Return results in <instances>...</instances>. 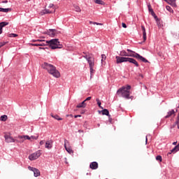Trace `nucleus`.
<instances>
[{
  "instance_id": "nucleus-21",
  "label": "nucleus",
  "mask_w": 179,
  "mask_h": 179,
  "mask_svg": "<svg viewBox=\"0 0 179 179\" xmlns=\"http://www.w3.org/2000/svg\"><path fill=\"white\" fill-rule=\"evenodd\" d=\"M38 45L39 47H45V45H48V41L45 40V41L39 43Z\"/></svg>"
},
{
  "instance_id": "nucleus-12",
  "label": "nucleus",
  "mask_w": 179,
  "mask_h": 179,
  "mask_svg": "<svg viewBox=\"0 0 179 179\" xmlns=\"http://www.w3.org/2000/svg\"><path fill=\"white\" fill-rule=\"evenodd\" d=\"M86 106H87V104L85 101H83L82 103H80L76 106V108H86Z\"/></svg>"
},
{
  "instance_id": "nucleus-15",
  "label": "nucleus",
  "mask_w": 179,
  "mask_h": 179,
  "mask_svg": "<svg viewBox=\"0 0 179 179\" xmlns=\"http://www.w3.org/2000/svg\"><path fill=\"white\" fill-rule=\"evenodd\" d=\"M46 149H52V141L49 140L45 143Z\"/></svg>"
},
{
  "instance_id": "nucleus-50",
  "label": "nucleus",
  "mask_w": 179,
  "mask_h": 179,
  "mask_svg": "<svg viewBox=\"0 0 179 179\" xmlns=\"http://www.w3.org/2000/svg\"><path fill=\"white\" fill-rule=\"evenodd\" d=\"M127 51L128 52H134V51H133V50H131V49H127Z\"/></svg>"
},
{
  "instance_id": "nucleus-6",
  "label": "nucleus",
  "mask_w": 179,
  "mask_h": 179,
  "mask_svg": "<svg viewBox=\"0 0 179 179\" xmlns=\"http://www.w3.org/2000/svg\"><path fill=\"white\" fill-rule=\"evenodd\" d=\"M40 156H41V151L38 150V151L31 154L29 156V160L33 162V160H37V159H38L40 157Z\"/></svg>"
},
{
  "instance_id": "nucleus-4",
  "label": "nucleus",
  "mask_w": 179,
  "mask_h": 179,
  "mask_svg": "<svg viewBox=\"0 0 179 179\" xmlns=\"http://www.w3.org/2000/svg\"><path fill=\"white\" fill-rule=\"evenodd\" d=\"M48 44L52 50H57V48H62V45L59 44V40L58 38H54L48 41Z\"/></svg>"
},
{
  "instance_id": "nucleus-44",
  "label": "nucleus",
  "mask_w": 179,
  "mask_h": 179,
  "mask_svg": "<svg viewBox=\"0 0 179 179\" xmlns=\"http://www.w3.org/2000/svg\"><path fill=\"white\" fill-rule=\"evenodd\" d=\"M122 27L124 29H127V24L122 22Z\"/></svg>"
},
{
  "instance_id": "nucleus-8",
  "label": "nucleus",
  "mask_w": 179,
  "mask_h": 179,
  "mask_svg": "<svg viewBox=\"0 0 179 179\" xmlns=\"http://www.w3.org/2000/svg\"><path fill=\"white\" fill-rule=\"evenodd\" d=\"M47 34L50 37H55V36H57V29H49Z\"/></svg>"
},
{
  "instance_id": "nucleus-23",
  "label": "nucleus",
  "mask_w": 179,
  "mask_h": 179,
  "mask_svg": "<svg viewBox=\"0 0 179 179\" xmlns=\"http://www.w3.org/2000/svg\"><path fill=\"white\" fill-rule=\"evenodd\" d=\"M6 120H8V115H3L0 117V121L5 122V121H6Z\"/></svg>"
},
{
  "instance_id": "nucleus-42",
  "label": "nucleus",
  "mask_w": 179,
  "mask_h": 179,
  "mask_svg": "<svg viewBox=\"0 0 179 179\" xmlns=\"http://www.w3.org/2000/svg\"><path fill=\"white\" fill-rule=\"evenodd\" d=\"M5 44H6V42H0V48H1V47H3V45H5Z\"/></svg>"
},
{
  "instance_id": "nucleus-56",
  "label": "nucleus",
  "mask_w": 179,
  "mask_h": 179,
  "mask_svg": "<svg viewBox=\"0 0 179 179\" xmlns=\"http://www.w3.org/2000/svg\"><path fill=\"white\" fill-rule=\"evenodd\" d=\"M78 132L80 134V132H83V130H78Z\"/></svg>"
},
{
  "instance_id": "nucleus-33",
  "label": "nucleus",
  "mask_w": 179,
  "mask_h": 179,
  "mask_svg": "<svg viewBox=\"0 0 179 179\" xmlns=\"http://www.w3.org/2000/svg\"><path fill=\"white\" fill-rule=\"evenodd\" d=\"M156 160H157L158 162H162L163 159L162 158V155H157L156 157Z\"/></svg>"
},
{
  "instance_id": "nucleus-49",
  "label": "nucleus",
  "mask_w": 179,
  "mask_h": 179,
  "mask_svg": "<svg viewBox=\"0 0 179 179\" xmlns=\"http://www.w3.org/2000/svg\"><path fill=\"white\" fill-rule=\"evenodd\" d=\"M90 24H96V22H95L90 21Z\"/></svg>"
},
{
  "instance_id": "nucleus-48",
  "label": "nucleus",
  "mask_w": 179,
  "mask_h": 179,
  "mask_svg": "<svg viewBox=\"0 0 179 179\" xmlns=\"http://www.w3.org/2000/svg\"><path fill=\"white\" fill-rule=\"evenodd\" d=\"M151 15H152V16H154V17H157V16H156V13H155V12H154V13H151Z\"/></svg>"
},
{
  "instance_id": "nucleus-51",
  "label": "nucleus",
  "mask_w": 179,
  "mask_h": 179,
  "mask_svg": "<svg viewBox=\"0 0 179 179\" xmlns=\"http://www.w3.org/2000/svg\"><path fill=\"white\" fill-rule=\"evenodd\" d=\"M49 8H54V4L50 3V4L49 5Z\"/></svg>"
},
{
  "instance_id": "nucleus-24",
  "label": "nucleus",
  "mask_w": 179,
  "mask_h": 179,
  "mask_svg": "<svg viewBox=\"0 0 179 179\" xmlns=\"http://www.w3.org/2000/svg\"><path fill=\"white\" fill-rule=\"evenodd\" d=\"M48 13H52V11H50V10L48 9H45L43 10V12L41 13V15H47Z\"/></svg>"
},
{
  "instance_id": "nucleus-10",
  "label": "nucleus",
  "mask_w": 179,
  "mask_h": 179,
  "mask_svg": "<svg viewBox=\"0 0 179 179\" xmlns=\"http://www.w3.org/2000/svg\"><path fill=\"white\" fill-rule=\"evenodd\" d=\"M90 167L92 170H97L99 169V164L96 162H93L90 164Z\"/></svg>"
},
{
  "instance_id": "nucleus-27",
  "label": "nucleus",
  "mask_w": 179,
  "mask_h": 179,
  "mask_svg": "<svg viewBox=\"0 0 179 179\" xmlns=\"http://www.w3.org/2000/svg\"><path fill=\"white\" fill-rule=\"evenodd\" d=\"M52 117L55 118V120H57V121H62V118L59 117L58 115H52Z\"/></svg>"
},
{
  "instance_id": "nucleus-45",
  "label": "nucleus",
  "mask_w": 179,
  "mask_h": 179,
  "mask_svg": "<svg viewBox=\"0 0 179 179\" xmlns=\"http://www.w3.org/2000/svg\"><path fill=\"white\" fill-rule=\"evenodd\" d=\"M95 24H96V26H103V24L100 22H95Z\"/></svg>"
},
{
  "instance_id": "nucleus-30",
  "label": "nucleus",
  "mask_w": 179,
  "mask_h": 179,
  "mask_svg": "<svg viewBox=\"0 0 179 179\" xmlns=\"http://www.w3.org/2000/svg\"><path fill=\"white\" fill-rule=\"evenodd\" d=\"M166 10H168L171 13H173V8H171V7L170 6H166Z\"/></svg>"
},
{
  "instance_id": "nucleus-60",
  "label": "nucleus",
  "mask_w": 179,
  "mask_h": 179,
  "mask_svg": "<svg viewBox=\"0 0 179 179\" xmlns=\"http://www.w3.org/2000/svg\"><path fill=\"white\" fill-rule=\"evenodd\" d=\"M66 164H68V162H66Z\"/></svg>"
},
{
  "instance_id": "nucleus-55",
  "label": "nucleus",
  "mask_w": 179,
  "mask_h": 179,
  "mask_svg": "<svg viewBox=\"0 0 179 179\" xmlns=\"http://www.w3.org/2000/svg\"><path fill=\"white\" fill-rule=\"evenodd\" d=\"M145 142L148 143V136L145 137Z\"/></svg>"
},
{
  "instance_id": "nucleus-14",
  "label": "nucleus",
  "mask_w": 179,
  "mask_h": 179,
  "mask_svg": "<svg viewBox=\"0 0 179 179\" xmlns=\"http://www.w3.org/2000/svg\"><path fill=\"white\" fill-rule=\"evenodd\" d=\"M90 68L94 67V58L91 57L88 60H87Z\"/></svg>"
},
{
  "instance_id": "nucleus-37",
  "label": "nucleus",
  "mask_w": 179,
  "mask_h": 179,
  "mask_svg": "<svg viewBox=\"0 0 179 179\" xmlns=\"http://www.w3.org/2000/svg\"><path fill=\"white\" fill-rule=\"evenodd\" d=\"M106 58L107 57L106 56V55H101V62L106 61Z\"/></svg>"
},
{
  "instance_id": "nucleus-29",
  "label": "nucleus",
  "mask_w": 179,
  "mask_h": 179,
  "mask_svg": "<svg viewBox=\"0 0 179 179\" xmlns=\"http://www.w3.org/2000/svg\"><path fill=\"white\" fill-rule=\"evenodd\" d=\"M176 152H178L177 148H176V147H174L170 152H168V155H171V153H176Z\"/></svg>"
},
{
  "instance_id": "nucleus-41",
  "label": "nucleus",
  "mask_w": 179,
  "mask_h": 179,
  "mask_svg": "<svg viewBox=\"0 0 179 179\" xmlns=\"http://www.w3.org/2000/svg\"><path fill=\"white\" fill-rule=\"evenodd\" d=\"M175 124H176V125H177L178 129H179V119H177V120H176Z\"/></svg>"
},
{
  "instance_id": "nucleus-22",
  "label": "nucleus",
  "mask_w": 179,
  "mask_h": 179,
  "mask_svg": "<svg viewBox=\"0 0 179 179\" xmlns=\"http://www.w3.org/2000/svg\"><path fill=\"white\" fill-rule=\"evenodd\" d=\"M19 139H27V141H30L31 138L29 136H19Z\"/></svg>"
},
{
  "instance_id": "nucleus-59",
  "label": "nucleus",
  "mask_w": 179,
  "mask_h": 179,
  "mask_svg": "<svg viewBox=\"0 0 179 179\" xmlns=\"http://www.w3.org/2000/svg\"><path fill=\"white\" fill-rule=\"evenodd\" d=\"M31 138H34V136H31Z\"/></svg>"
},
{
  "instance_id": "nucleus-46",
  "label": "nucleus",
  "mask_w": 179,
  "mask_h": 179,
  "mask_svg": "<svg viewBox=\"0 0 179 179\" xmlns=\"http://www.w3.org/2000/svg\"><path fill=\"white\" fill-rule=\"evenodd\" d=\"M39 145H41V146H42V145H44V141H41Z\"/></svg>"
},
{
  "instance_id": "nucleus-1",
  "label": "nucleus",
  "mask_w": 179,
  "mask_h": 179,
  "mask_svg": "<svg viewBox=\"0 0 179 179\" xmlns=\"http://www.w3.org/2000/svg\"><path fill=\"white\" fill-rule=\"evenodd\" d=\"M41 66L43 69H45L48 72V73L52 75L54 78L61 77V73L58 70H57V67H55L54 65L48 64L47 62H44Z\"/></svg>"
},
{
  "instance_id": "nucleus-43",
  "label": "nucleus",
  "mask_w": 179,
  "mask_h": 179,
  "mask_svg": "<svg viewBox=\"0 0 179 179\" xmlns=\"http://www.w3.org/2000/svg\"><path fill=\"white\" fill-rule=\"evenodd\" d=\"M90 100H92V96H88L87 99L84 100V101H89Z\"/></svg>"
},
{
  "instance_id": "nucleus-38",
  "label": "nucleus",
  "mask_w": 179,
  "mask_h": 179,
  "mask_svg": "<svg viewBox=\"0 0 179 179\" xmlns=\"http://www.w3.org/2000/svg\"><path fill=\"white\" fill-rule=\"evenodd\" d=\"M83 58H85L87 61L88 59H90L92 58L90 56H89V55H84V56H83Z\"/></svg>"
},
{
  "instance_id": "nucleus-39",
  "label": "nucleus",
  "mask_w": 179,
  "mask_h": 179,
  "mask_svg": "<svg viewBox=\"0 0 179 179\" xmlns=\"http://www.w3.org/2000/svg\"><path fill=\"white\" fill-rule=\"evenodd\" d=\"M43 41H45V40H43V39H36V43H43Z\"/></svg>"
},
{
  "instance_id": "nucleus-17",
  "label": "nucleus",
  "mask_w": 179,
  "mask_h": 179,
  "mask_svg": "<svg viewBox=\"0 0 179 179\" xmlns=\"http://www.w3.org/2000/svg\"><path fill=\"white\" fill-rule=\"evenodd\" d=\"M119 55L120 57H127L128 56H131V55H128V52H127V51H125V50L120 51Z\"/></svg>"
},
{
  "instance_id": "nucleus-57",
  "label": "nucleus",
  "mask_w": 179,
  "mask_h": 179,
  "mask_svg": "<svg viewBox=\"0 0 179 179\" xmlns=\"http://www.w3.org/2000/svg\"><path fill=\"white\" fill-rule=\"evenodd\" d=\"M173 145H177V142H173Z\"/></svg>"
},
{
  "instance_id": "nucleus-13",
  "label": "nucleus",
  "mask_w": 179,
  "mask_h": 179,
  "mask_svg": "<svg viewBox=\"0 0 179 179\" xmlns=\"http://www.w3.org/2000/svg\"><path fill=\"white\" fill-rule=\"evenodd\" d=\"M66 142L68 141L65 140V143H64L65 150L68 153H69V155H72V153H73V150L70 147H66Z\"/></svg>"
},
{
  "instance_id": "nucleus-2",
  "label": "nucleus",
  "mask_w": 179,
  "mask_h": 179,
  "mask_svg": "<svg viewBox=\"0 0 179 179\" xmlns=\"http://www.w3.org/2000/svg\"><path fill=\"white\" fill-rule=\"evenodd\" d=\"M116 64H122V62H129L130 64H133L136 66V68H138L139 64L135 59L131 58V57H125L124 56H116Z\"/></svg>"
},
{
  "instance_id": "nucleus-5",
  "label": "nucleus",
  "mask_w": 179,
  "mask_h": 179,
  "mask_svg": "<svg viewBox=\"0 0 179 179\" xmlns=\"http://www.w3.org/2000/svg\"><path fill=\"white\" fill-rule=\"evenodd\" d=\"M127 55H131L127 57H132L133 58H136V59H139L140 61H142V62H145V64L149 62V61L146 59V58L143 57V56H141V55L136 53V52H127Z\"/></svg>"
},
{
  "instance_id": "nucleus-9",
  "label": "nucleus",
  "mask_w": 179,
  "mask_h": 179,
  "mask_svg": "<svg viewBox=\"0 0 179 179\" xmlns=\"http://www.w3.org/2000/svg\"><path fill=\"white\" fill-rule=\"evenodd\" d=\"M4 138H5L6 142H7L8 143H11L12 142H16V141L14 140L13 137L10 136L8 135H5Z\"/></svg>"
},
{
  "instance_id": "nucleus-34",
  "label": "nucleus",
  "mask_w": 179,
  "mask_h": 179,
  "mask_svg": "<svg viewBox=\"0 0 179 179\" xmlns=\"http://www.w3.org/2000/svg\"><path fill=\"white\" fill-rule=\"evenodd\" d=\"M95 3H97L98 5H103V1H101V0H95Z\"/></svg>"
},
{
  "instance_id": "nucleus-18",
  "label": "nucleus",
  "mask_w": 179,
  "mask_h": 179,
  "mask_svg": "<svg viewBox=\"0 0 179 179\" xmlns=\"http://www.w3.org/2000/svg\"><path fill=\"white\" fill-rule=\"evenodd\" d=\"M173 114H176V111L174 109H172L171 110L169 111L167 113V115L165 116V118H170Z\"/></svg>"
},
{
  "instance_id": "nucleus-61",
  "label": "nucleus",
  "mask_w": 179,
  "mask_h": 179,
  "mask_svg": "<svg viewBox=\"0 0 179 179\" xmlns=\"http://www.w3.org/2000/svg\"><path fill=\"white\" fill-rule=\"evenodd\" d=\"M83 54L86 55V52H83Z\"/></svg>"
},
{
  "instance_id": "nucleus-20",
  "label": "nucleus",
  "mask_w": 179,
  "mask_h": 179,
  "mask_svg": "<svg viewBox=\"0 0 179 179\" xmlns=\"http://www.w3.org/2000/svg\"><path fill=\"white\" fill-rule=\"evenodd\" d=\"M102 115H107L108 117H111L110 115V112L107 109H103L101 110Z\"/></svg>"
},
{
  "instance_id": "nucleus-58",
  "label": "nucleus",
  "mask_w": 179,
  "mask_h": 179,
  "mask_svg": "<svg viewBox=\"0 0 179 179\" xmlns=\"http://www.w3.org/2000/svg\"><path fill=\"white\" fill-rule=\"evenodd\" d=\"M39 50H44V48H39Z\"/></svg>"
},
{
  "instance_id": "nucleus-54",
  "label": "nucleus",
  "mask_w": 179,
  "mask_h": 179,
  "mask_svg": "<svg viewBox=\"0 0 179 179\" xmlns=\"http://www.w3.org/2000/svg\"><path fill=\"white\" fill-rule=\"evenodd\" d=\"M0 34H2V29L0 27Z\"/></svg>"
},
{
  "instance_id": "nucleus-26",
  "label": "nucleus",
  "mask_w": 179,
  "mask_h": 179,
  "mask_svg": "<svg viewBox=\"0 0 179 179\" xmlns=\"http://www.w3.org/2000/svg\"><path fill=\"white\" fill-rule=\"evenodd\" d=\"M96 101L97 102V104H98L99 108H101L103 110V107L101 106V101H100V99L97 98L96 99Z\"/></svg>"
},
{
  "instance_id": "nucleus-31",
  "label": "nucleus",
  "mask_w": 179,
  "mask_h": 179,
  "mask_svg": "<svg viewBox=\"0 0 179 179\" xmlns=\"http://www.w3.org/2000/svg\"><path fill=\"white\" fill-rule=\"evenodd\" d=\"M75 10L76 12H82V10L80 9V7H79V6H75Z\"/></svg>"
},
{
  "instance_id": "nucleus-35",
  "label": "nucleus",
  "mask_w": 179,
  "mask_h": 179,
  "mask_svg": "<svg viewBox=\"0 0 179 179\" xmlns=\"http://www.w3.org/2000/svg\"><path fill=\"white\" fill-rule=\"evenodd\" d=\"M8 37H10V38L17 37V34H9Z\"/></svg>"
},
{
  "instance_id": "nucleus-53",
  "label": "nucleus",
  "mask_w": 179,
  "mask_h": 179,
  "mask_svg": "<svg viewBox=\"0 0 179 179\" xmlns=\"http://www.w3.org/2000/svg\"><path fill=\"white\" fill-rule=\"evenodd\" d=\"M2 3H8V0L3 1Z\"/></svg>"
},
{
  "instance_id": "nucleus-11",
  "label": "nucleus",
  "mask_w": 179,
  "mask_h": 179,
  "mask_svg": "<svg viewBox=\"0 0 179 179\" xmlns=\"http://www.w3.org/2000/svg\"><path fill=\"white\" fill-rule=\"evenodd\" d=\"M141 29L143 31V41H146L147 40V36H146V28H145V26L141 25Z\"/></svg>"
},
{
  "instance_id": "nucleus-25",
  "label": "nucleus",
  "mask_w": 179,
  "mask_h": 179,
  "mask_svg": "<svg viewBox=\"0 0 179 179\" xmlns=\"http://www.w3.org/2000/svg\"><path fill=\"white\" fill-rule=\"evenodd\" d=\"M8 24H9V22H0V27L2 29L3 27H5V26H8Z\"/></svg>"
},
{
  "instance_id": "nucleus-36",
  "label": "nucleus",
  "mask_w": 179,
  "mask_h": 179,
  "mask_svg": "<svg viewBox=\"0 0 179 179\" xmlns=\"http://www.w3.org/2000/svg\"><path fill=\"white\" fill-rule=\"evenodd\" d=\"M148 10H149V12H150V13H154L153 9L152 8V6H150V4H149V5L148 6Z\"/></svg>"
},
{
  "instance_id": "nucleus-7",
  "label": "nucleus",
  "mask_w": 179,
  "mask_h": 179,
  "mask_svg": "<svg viewBox=\"0 0 179 179\" xmlns=\"http://www.w3.org/2000/svg\"><path fill=\"white\" fill-rule=\"evenodd\" d=\"M28 169L30 170V171H33L34 177H40V170L38 169H36L34 167L28 166Z\"/></svg>"
},
{
  "instance_id": "nucleus-62",
  "label": "nucleus",
  "mask_w": 179,
  "mask_h": 179,
  "mask_svg": "<svg viewBox=\"0 0 179 179\" xmlns=\"http://www.w3.org/2000/svg\"><path fill=\"white\" fill-rule=\"evenodd\" d=\"M164 1H167V0H164Z\"/></svg>"
},
{
  "instance_id": "nucleus-19",
  "label": "nucleus",
  "mask_w": 179,
  "mask_h": 179,
  "mask_svg": "<svg viewBox=\"0 0 179 179\" xmlns=\"http://www.w3.org/2000/svg\"><path fill=\"white\" fill-rule=\"evenodd\" d=\"M12 8H3L0 7V12H3V13H8V12H11Z\"/></svg>"
},
{
  "instance_id": "nucleus-28",
  "label": "nucleus",
  "mask_w": 179,
  "mask_h": 179,
  "mask_svg": "<svg viewBox=\"0 0 179 179\" xmlns=\"http://www.w3.org/2000/svg\"><path fill=\"white\" fill-rule=\"evenodd\" d=\"M176 152H178L177 148H176V147H174L170 152H168V155H171V153H176Z\"/></svg>"
},
{
  "instance_id": "nucleus-47",
  "label": "nucleus",
  "mask_w": 179,
  "mask_h": 179,
  "mask_svg": "<svg viewBox=\"0 0 179 179\" xmlns=\"http://www.w3.org/2000/svg\"><path fill=\"white\" fill-rule=\"evenodd\" d=\"M79 117H82V115H74V118H78Z\"/></svg>"
},
{
  "instance_id": "nucleus-40",
  "label": "nucleus",
  "mask_w": 179,
  "mask_h": 179,
  "mask_svg": "<svg viewBox=\"0 0 179 179\" xmlns=\"http://www.w3.org/2000/svg\"><path fill=\"white\" fill-rule=\"evenodd\" d=\"M31 45H32V47H39L38 43H31Z\"/></svg>"
},
{
  "instance_id": "nucleus-16",
  "label": "nucleus",
  "mask_w": 179,
  "mask_h": 179,
  "mask_svg": "<svg viewBox=\"0 0 179 179\" xmlns=\"http://www.w3.org/2000/svg\"><path fill=\"white\" fill-rule=\"evenodd\" d=\"M176 0H166L165 1L168 2V3H169V5H171V6H173L174 8H176L177 6V4L176 3Z\"/></svg>"
},
{
  "instance_id": "nucleus-32",
  "label": "nucleus",
  "mask_w": 179,
  "mask_h": 179,
  "mask_svg": "<svg viewBox=\"0 0 179 179\" xmlns=\"http://www.w3.org/2000/svg\"><path fill=\"white\" fill-rule=\"evenodd\" d=\"M94 68V67H90L91 78L93 76V73H94V69H93Z\"/></svg>"
},
{
  "instance_id": "nucleus-3",
  "label": "nucleus",
  "mask_w": 179,
  "mask_h": 179,
  "mask_svg": "<svg viewBox=\"0 0 179 179\" xmlns=\"http://www.w3.org/2000/svg\"><path fill=\"white\" fill-rule=\"evenodd\" d=\"M129 90H131V85H127L126 87H122L117 91V94H121L122 97L129 100L131 97Z\"/></svg>"
},
{
  "instance_id": "nucleus-52",
  "label": "nucleus",
  "mask_w": 179,
  "mask_h": 179,
  "mask_svg": "<svg viewBox=\"0 0 179 179\" xmlns=\"http://www.w3.org/2000/svg\"><path fill=\"white\" fill-rule=\"evenodd\" d=\"M31 42L32 43H37V39H33V40H31Z\"/></svg>"
}]
</instances>
